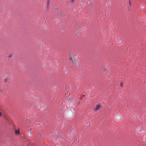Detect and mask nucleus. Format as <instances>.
Wrapping results in <instances>:
<instances>
[{
  "instance_id": "f257e3e1",
  "label": "nucleus",
  "mask_w": 146,
  "mask_h": 146,
  "mask_svg": "<svg viewBox=\"0 0 146 146\" xmlns=\"http://www.w3.org/2000/svg\"><path fill=\"white\" fill-rule=\"evenodd\" d=\"M76 56L74 55L70 54L69 56V59L70 60H72V62L76 65H78L77 64V60Z\"/></svg>"
},
{
  "instance_id": "f03ea898",
  "label": "nucleus",
  "mask_w": 146,
  "mask_h": 146,
  "mask_svg": "<svg viewBox=\"0 0 146 146\" xmlns=\"http://www.w3.org/2000/svg\"><path fill=\"white\" fill-rule=\"evenodd\" d=\"M66 115L68 118H70L73 117V113L72 111L69 110L67 112Z\"/></svg>"
},
{
  "instance_id": "7ed1b4c3",
  "label": "nucleus",
  "mask_w": 146,
  "mask_h": 146,
  "mask_svg": "<svg viewBox=\"0 0 146 146\" xmlns=\"http://www.w3.org/2000/svg\"><path fill=\"white\" fill-rule=\"evenodd\" d=\"M100 108L101 106L100 105L97 104L96 106V108L94 109V111L96 112H97L100 110Z\"/></svg>"
},
{
  "instance_id": "20e7f679",
  "label": "nucleus",
  "mask_w": 146,
  "mask_h": 146,
  "mask_svg": "<svg viewBox=\"0 0 146 146\" xmlns=\"http://www.w3.org/2000/svg\"><path fill=\"white\" fill-rule=\"evenodd\" d=\"M108 68H105L103 70V73L105 74H106L108 72Z\"/></svg>"
},
{
  "instance_id": "39448f33",
  "label": "nucleus",
  "mask_w": 146,
  "mask_h": 146,
  "mask_svg": "<svg viewBox=\"0 0 146 146\" xmlns=\"http://www.w3.org/2000/svg\"><path fill=\"white\" fill-rule=\"evenodd\" d=\"M116 119L117 120H119L121 119V116L120 115H117L116 117Z\"/></svg>"
},
{
  "instance_id": "423d86ee",
  "label": "nucleus",
  "mask_w": 146,
  "mask_h": 146,
  "mask_svg": "<svg viewBox=\"0 0 146 146\" xmlns=\"http://www.w3.org/2000/svg\"><path fill=\"white\" fill-rule=\"evenodd\" d=\"M50 4V1L49 0H48L47 1V9H48L49 8V5Z\"/></svg>"
},
{
  "instance_id": "0eeeda50",
  "label": "nucleus",
  "mask_w": 146,
  "mask_h": 146,
  "mask_svg": "<svg viewBox=\"0 0 146 146\" xmlns=\"http://www.w3.org/2000/svg\"><path fill=\"white\" fill-rule=\"evenodd\" d=\"M15 134L16 135H18L19 133V130H15Z\"/></svg>"
},
{
  "instance_id": "6e6552de",
  "label": "nucleus",
  "mask_w": 146,
  "mask_h": 146,
  "mask_svg": "<svg viewBox=\"0 0 146 146\" xmlns=\"http://www.w3.org/2000/svg\"><path fill=\"white\" fill-rule=\"evenodd\" d=\"M13 56V54H12H12H10V55H9L7 57L8 58H11Z\"/></svg>"
},
{
  "instance_id": "1a4fd4ad",
  "label": "nucleus",
  "mask_w": 146,
  "mask_h": 146,
  "mask_svg": "<svg viewBox=\"0 0 146 146\" xmlns=\"http://www.w3.org/2000/svg\"><path fill=\"white\" fill-rule=\"evenodd\" d=\"M124 84V82H121L120 83V86L122 87H123V85Z\"/></svg>"
},
{
  "instance_id": "9d476101",
  "label": "nucleus",
  "mask_w": 146,
  "mask_h": 146,
  "mask_svg": "<svg viewBox=\"0 0 146 146\" xmlns=\"http://www.w3.org/2000/svg\"><path fill=\"white\" fill-rule=\"evenodd\" d=\"M60 15L62 16V17H64V15L63 14H60Z\"/></svg>"
},
{
  "instance_id": "9b49d317",
  "label": "nucleus",
  "mask_w": 146,
  "mask_h": 146,
  "mask_svg": "<svg viewBox=\"0 0 146 146\" xmlns=\"http://www.w3.org/2000/svg\"><path fill=\"white\" fill-rule=\"evenodd\" d=\"M75 0H71V2L72 3H73V2H74V1Z\"/></svg>"
},
{
  "instance_id": "f8f14e48",
  "label": "nucleus",
  "mask_w": 146,
  "mask_h": 146,
  "mask_svg": "<svg viewBox=\"0 0 146 146\" xmlns=\"http://www.w3.org/2000/svg\"><path fill=\"white\" fill-rule=\"evenodd\" d=\"M2 116V113L1 112H0V117H1Z\"/></svg>"
},
{
  "instance_id": "ddd939ff",
  "label": "nucleus",
  "mask_w": 146,
  "mask_h": 146,
  "mask_svg": "<svg viewBox=\"0 0 146 146\" xmlns=\"http://www.w3.org/2000/svg\"><path fill=\"white\" fill-rule=\"evenodd\" d=\"M8 80V78H6L5 80V81L6 82Z\"/></svg>"
},
{
  "instance_id": "4468645a",
  "label": "nucleus",
  "mask_w": 146,
  "mask_h": 146,
  "mask_svg": "<svg viewBox=\"0 0 146 146\" xmlns=\"http://www.w3.org/2000/svg\"><path fill=\"white\" fill-rule=\"evenodd\" d=\"M57 17L58 18H59V16H58V15H57Z\"/></svg>"
},
{
  "instance_id": "2eb2a0df",
  "label": "nucleus",
  "mask_w": 146,
  "mask_h": 146,
  "mask_svg": "<svg viewBox=\"0 0 146 146\" xmlns=\"http://www.w3.org/2000/svg\"><path fill=\"white\" fill-rule=\"evenodd\" d=\"M121 42H118V43H119V44H121Z\"/></svg>"
}]
</instances>
